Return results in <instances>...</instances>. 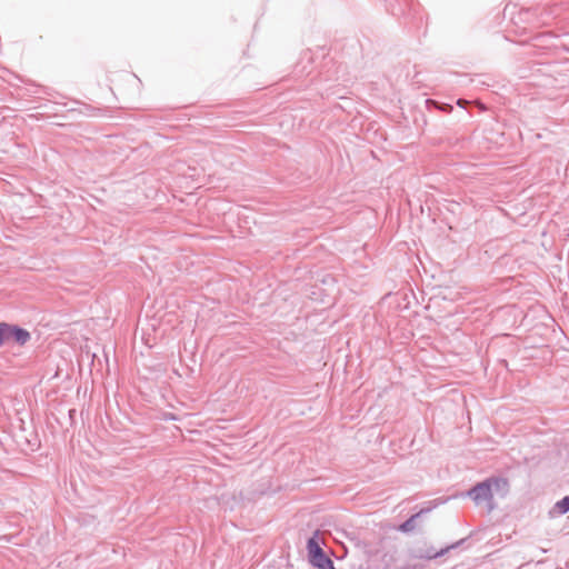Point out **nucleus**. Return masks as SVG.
<instances>
[{
    "label": "nucleus",
    "instance_id": "20e7f679",
    "mask_svg": "<svg viewBox=\"0 0 569 569\" xmlns=\"http://www.w3.org/2000/svg\"><path fill=\"white\" fill-rule=\"evenodd\" d=\"M492 491L495 490L500 497H506L509 491V483L506 479L493 478L490 479Z\"/></svg>",
    "mask_w": 569,
    "mask_h": 569
},
{
    "label": "nucleus",
    "instance_id": "7ed1b4c3",
    "mask_svg": "<svg viewBox=\"0 0 569 569\" xmlns=\"http://www.w3.org/2000/svg\"><path fill=\"white\" fill-rule=\"evenodd\" d=\"M469 495L477 503L491 501L493 492L490 479L478 483L473 489H471Z\"/></svg>",
    "mask_w": 569,
    "mask_h": 569
},
{
    "label": "nucleus",
    "instance_id": "0eeeda50",
    "mask_svg": "<svg viewBox=\"0 0 569 569\" xmlns=\"http://www.w3.org/2000/svg\"><path fill=\"white\" fill-rule=\"evenodd\" d=\"M418 517V515H415L412 516L410 519H408L406 522H403L401 526H400V530L403 531V532H408V531H411L415 526H416V518Z\"/></svg>",
    "mask_w": 569,
    "mask_h": 569
},
{
    "label": "nucleus",
    "instance_id": "f257e3e1",
    "mask_svg": "<svg viewBox=\"0 0 569 569\" xmlns=\"http://www.w3.org/2000/svg\"><path fill=\"white\" fill-rule=\"evenodd\" d=\"M30 339V333L21 328L0 323V346L9 342L24 345Z\"/></svg>",
    "mask_w": 569,
    "mask_h": 569
},
{
    "label": "nucleus",
    "instance_id": "39448f33",
    "mask_svg": "<svg viewBox=\"0 0 569 569\" xmlns=\"http://www.w3.org/2000/svg\"><path fill=\"white\" fill-rule=\"evenodd\" d=\"M448 549L449 548H442L439 551H437L433 548L428 547V548H425V549H420L417 557L420 558V559H428V560H430V559H433V558H437V557H440V556L445 555L448 551Z\"/></svg>",
    "mask_w": 569,
    "mask_h": 569
},
{
    "label": "nucleus",
    "instance_id": "423d86ee",
    "mask_svg": "<svg viewBox=\"0 0 569 569\" xmlns=\"http://www.w3.org/2000/svg\"><path fill=\"white\" fill-rule=\"evenodd\" d=\"M556 509L560 513H566L569 511V496L565 497L562 500L556 503Z\"/></svg>",
    "mask_w": 569,
    "mask_h": 569
},
{
    "label": "nucleus",
    "instance_id": "f03ea898",
    "mask_svg": "<svg viewBox=\"0 0 569 569\" xmlns=\"http://www.w3.org/2000/svg\"><path fill=\"white\" fill-rule=\"evenodd\" d=\"M307 547L312 565L320 569H335L333 562L323 553L319 542L315 538L309 539Z\"/></svg>",
    "mask_w": 569,
    "mask_h": 569
}]
</instances>
